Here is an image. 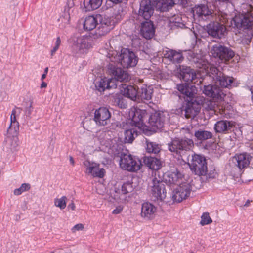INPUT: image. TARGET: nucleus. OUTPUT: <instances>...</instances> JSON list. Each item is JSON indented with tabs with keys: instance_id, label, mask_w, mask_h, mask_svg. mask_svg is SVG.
Instances as JSON below:
<instances>
[{
	"instance_id": "1",
	"label": "nucleus",
	"mask_w": 253,
	"mask_h": 253,
	"mask_svg": "<svg viewBox=\"0 0 253 253\" xmlns=\"http://www.w3.org/2000/svg\"><path fill=\"white\" fill-rule=\"evenodd\" d=\"M177 88L179 92L185 95L187 101L185 106H183L182 110L185 112L186 118L194 117L199 112L198 108H196L193 102L194 98L196 94V87L194 85L189 86L187 84L177 85Z\"/></svg>"
},
{
	"instance_id": "48",
	"label": "nucleus",
	"mask_w": 253,
	"mask_h": 253,
	"mask_svg": "<svg viewBox=\"0 0 253 253\" xmlns=\"http://www.w3.org/2000/svg\"><path fill=\"white\" fill-rule=\"evenodd\" d=\"M203 175L205 176L207 179H213L216 177V172L214 169L211 168L210 169H208L207 168L206 173Z\"/></svg>"
},
{
	"instance_id": "14",
	"label": "nucleus",
	"mask_w": 253,
	"mask_h": 253,
	"mask_svg": "<svg viewBox=\"0 0 253 253\" xmlns=\"http://www.w3.org/2000/svg\"><path fill=\"white\" fill-rule=\"evenodd\" d=\"M133 189V182L128 181L123 183L121 189H115L111 193L112 198L118 202H124L126 200V195L132 192Z\"/></svg>"
},
{
	"instance_id": "24",
	"label": "nucleus",
	"mask_w": 253,
	"mask_h": 253,
	"mask_svg": "<svg viewBox=\"0 0 253 253\" xmlns=\"http://www.w3.org/2000/svg\"><path fill=\"white\" fill-rule=\"evenodd\" d=\"M21 111V109L20 108H16L12 111L10 117L11 123L7 130V136H17L19 125L18 122L16 120V116L17 113H20Z\"/></svg>"
},
{
	"instance_id": "6",
	"label": "nucleus",
	"mask_w": 253,
	"mask_h": 253,
	"mask_svg": "<svg viewBox=\"0 0 253 253\" xmlns=\"http://www.w3.org/2000/svg\"><path fill=\"white\" fill-rule=\"evenodd\" d=\"M251 157L247 153L236 154L233 157L229 162L231 174L236 176L240 174L241 170L247 167L250 164Z\"/></svg>"
},
{
	"instance_id": "59",
	"label": "nucleus",
	"mask_w": 253,
	"mask_h": 253,
	"mask_svg": "<svg viewBox=\"0 0 253 253\" xmlns=\"http://www.w3.org/2000/svg\"><path fill=\"white\" fill-rule=\"evenodd\" d=\"M248 3L253 11V0H250V1L248 2Z\"/></svg>"
},
{
	"instance_id": "5",
	"label": "nucleus",
	"mask_w": 253,
	"mask_h": 253,
	"mask_svg": "<svg viewBox=\"0 0 253 253\" xmlns=\"http://www.w3.org/2000/svg\"><path fill=\"white\" fill-rule=\"evenodd\" d=\"M168 120L169 115L167 113L156 112L152 114L149 118L148 125L144 126L143 132L148 134L162 128Z\"/></svg>"
},
{
	"instance_id": "17",
	"label": "nucleus",
	"mask_w": 253,
	"mask_h": 253,
	"mask_svg": "<svg viewBox=\"0 0 253 253\" xmlns=\"http://www.w3.org/2000/svg\"><path fill=\"white\" fill-rule=\"evenodd\" d=\"M183 178V175L177 169L173 171H168L163 175L164 182L169 186L181 184Z\"/></svg>"
},
{
	"instance_id": "21",
	"label": "nucleus",
	"mask_w": 253,
	"mask_h": 253,
	"mask_svg": "<svg viewBox=\"0 0 253 253\" xmlns=\"http://www.w3.org/2000/svg\"><path fill=\"white\" fill-rule=\"evenodd\" d=\"M154 13L153 4L150 0H142L140 3L138 16L147 20L150 18Z\"/></svg>"
},
{
	"instance_id": "34",
	"label": "nucleus",
	"mask_w": 253,
	"mask_h": 253,
	"mask_svg": "<svg viewBox=\"0 0 253 253\" xmlns=\"http://www.w3.org/2000/svg\"><path fill=\"white\" fill-rule=\"evenodd\" d=\"M164 57L173 63H179L184 59L181 52L172 49L166 51L164 54Z\"/></svg>"
},
{
	"instance_id": "52",
	"label": "nucleus",
	"mask_w": 253,
	"mask_h": 253,
	"mask_svg": "<svg viewBox=\"0 0 253 253\" xmlns=\"http://www.w3.org/2000/svg\"><path fill=\"white\" fill-rule=\"evenodd\" d=\"M118 105L121 108H126L127 107V104L124 102L123 99H119L118 101Z\"/></svg>"
},
{
	"instance_id": "38",
	"label": "nucleus",
	"mask_w": 253,
	"mask_h": 253,
	"mask_svg": "<svg viewBox=\"0 0 253 253\" xmlns=\"http://www.w3.org/2000/svg\"><path fill=\"white\" fill-rule=\"evenodd\" d=\"M103 0H84V5L86 11H90L98 8Z\"/></svg>"
},
{
	"instance_id": "50",
	"label": "nucleus",
	"mask_w": 253,
	"mask_h": 253,
	"mask_svg": "<svg viewBox=\"0 0 253 253\" xmlns=\"http://www.w3.org/2000/svg\"><path fill=\"white\" fill-rule=\"evenodd\" d=\"M84 228V226L82 223H79L75 225L72 228V231L74 233L77 231H82Z\"/></svg>"
},
{
	"instance_id": "30",
	"label": "nucleus",
	"mask_w": 253,
	"mask_h": 253,
	"mask_svg": "<svg viewBox=\"0 0 253 253\" xmlns=\"http://www.w3.org/2000/svg\"><path fill=\"white\" fill-rule=\"evenodd\" d=\"M73 46L76 50L86 49L90 47L88 39L84 36L74 37L72 39Z\"/></svg>"
},
{
	"instance_id": "63",
	"label": "nucleus",
	"mask_w": 253,
	"mask_h": 253,
	"mask_svg": "<svg viewBox=\"0 0 253 253\" xmlns=\"http://www.w3.org/2000/svg\"><path fill=\"white\" fill-rule=\"evenodd\" d=\"M252 173L253 174V163L252 165Z\"/></svg>"
},
{
	"instance_id": "45",
	"label": "nucleus",
	"mask_w": 253,
	"mask_h": 253,
	"mask_svg": "<svg viewBox=\"0 0 253 253\" xmlns=\"http://www.w3.org/2000/svg\"><path fill=\"white\" fill-rule=\"evenodd\" d=\"M203 106L207 110L216 111L217 107V104L215 101L211 100H207L205 101L203 104Z\"/></svg>"
},
{
	"instance_id": "57",
	"label": "nucleus",
	"mask_w": 253,
	"mask_h": 253,
	"mask_svg": "<svg viewBox=\"0 0 253 253\" xmlns=\"http://www.w3.org/2000/svg\"><path fill=\"white\" fill-rule=\"evenodd\" d=\"M47 83H45V82H42L41 84V88H45L47 87Z\"/></svg>"
},
{
	"instance_id": "51",
	"label": "nucleus",
	"mask_w": 253,
	"mask_h": 253,
	"mask_svg": "<svg viewBox=\"0 0 253 253\" xmlns=\"http://www.w3.org/2000/svg\"><path fill=\"white\" fill-rule=\"evenodd\" d=\"M76 0H68L67 3V6L69 8V10L68 11H69L70 9L75 5V1Z\"/></svg>"
},
{
	"instance_id": "4",
	"label": "nucleus",
	"mask_w": 253,
	"mask_h": 253,
	"mask_svg": "<svg viewBox=\"0 0 253 253\" xmlns=\"http://www.w3.org/2000/svg\"><path fill=\"white\" fill-rule=\"evenodd\" d=\"M108 57L111 62L120 63L124 68L134 67L137 63L135 54L127 48L122 49L119 54L116 51L109 53Z\"/></svg>"
},
{
	"instance_id": "8",
	"label": "nucleus",
	"mask_w": 253,
	"mask_h": 253,
	"mask_svg": "<svg viewBox=\"0 0 253 253\" xmlns=\"http://www.w3.org/2000/svg\"><path fill=\"white\" fill-rule=\"evenodd\" d=\"M229 26L237 30L246 29L253 25V14L247 12L235 15L228 21Z\"/></svg>"
},
{
	"instance_id": "28",
	"label": "nucleus",
	"mask_w": 253,
	"mask_h": 253,
	"mask_svg": "<svg viewBox=\"0 0 253 253\" xmlns=\"http://www.w3.org/2000/svg\"><path fill=\"white\" fill-rule=\"evenodd\" d=\"M203 92L208 96L217 99L221 98L223 94L221 89L216 84L215 85H204Z\"/></svg>"
},
{
	"instance_id": "27",
	"label": "nucleus",
	"mask_w": 253,
	"mask_h": 253,
	"mask_svg": "<svg viewBox=\"0 0 253 253\" xmlns=\"http://www.w3.org/2000/svg\"><path fill=\"white\" fill-rule=\"evenodd\" d=\"M177 3L183 4V0H157L156 6L157 10L164 12L169 10Z\"/></svg>"
},
{
	"instance_id": "22",
	"label": "nucleus",
	"mask_w": 253,
	"mask_h": 253,
	"mask_svg": "<svg viewBox=\"0 0 253 253\" xmlns=\"http://www.w3.org/2000/svg\"><path fill=\"white\" fill-rule=\"evenodd\" d=\"M121 126L125 130L124 133V141L125 143H131L138 135L137 127L130 125L126 122H122Z\"/></svg>"
},
{
	"instance_id": "16",
	"label": "nucleus",
	"mask_w": 253,
	"mask_h": 253,
	"mask_svg": "<svg viewBox=\"0 0 253 253\" xmlns=\"http://www.w3.org/2000/svg\"><path fill=\"white\" fill-rule=\"evenodd\" d=\"M84 165L85 167V172L86 174L94 177H104L105 170L103 168H100L99 164L86 160L84 162Z\"/></svg>"
},
{
	"instance_id": "49",
	"label": "nucleus",
	"mask_w": 253,
	"mask_h": 253,
	"mask_svg": "<svg viewBox=\"0 0 253 253\" xmlns=\"http://www.w3.org/2000/svg\"><path fill=\"white\" fill-rule=\"evenodd\" d=\"M61 44V40L59 37H58L56 38V42H55V45L53 48V49L51 50V55L53 56L55 52L57 51V50L59 48L60 45Z\"/></svg>"
},
{
	"instance_id": "53",
	"label": "nucleus",
	"mask_w": 253,
	"mask_h": 253,
	"mask_svg": "<svg viewBox=\"0 0 253 253\" xmlns=\"http://www.w3.org/2000/svg\"><path fill=\"white\" fill-rule=\"evenodd\" d=\"M122 210H123V207H122L121 206H119L115 208V209H114L112 211V213L113 214H119L120 213H121V212L122 211Z\"/></svg>"
},
{
	"instance_id": "31",
	"label": "nucleus",
	"mask_w": 253,
	"mask_h": 253,
	"mask_svg": "<svg viewBox=\"0 0 253 253\" xmlns=\"http://www.w3.org/2000/svg\"><path fill=\"white\" fill-rule=\"evenodd\" d=\"M153 88L150 86L143 85L137 91V101H149L150 100L153 94Z\"/></svg>"
},
{
	"instance_id": "32",
	"label": "nucleus",
	"mask_w": 253,
	"mask_h": 253,
	"mask_svg": "<svg viewBox=\"0 0 253 253\" xmlns=\"http://www.w3.org/2000/svg\"><path fill=\"white\" fill-rule=\"evenodd\" d=\"M233 126V123L227 120H221L216 122L214 125V128L216 132L226 133L231 130Z\"/></svg>"
},
{
	"instance_id": "62",
	"label": "nucleus",
	"mask_w": 253,
	"mask_h": 253,
	"mask_svg": "<svg viewBox=\"0 0 253 253\" xmlns=\"http://www.w3.org/2000/svg\"><path fill=\"white\" fill-rule=\"evenodd\" d=\"M218 1H221V2H225V1H228V0H217Z\"/></svg>"
},
{
	"instance_id": "40",
	"label": "nucleus",
	"mask_w": 253,
	"mask_h": 253,
	"mask_svg": "<svg viewBox=\"0 0 253 253\" xmlns=\"http://www.w3.org/2000/svg\"><path fill=\"white\" fill-rule=\"evenodd\" d=\"M194 136L198 140L204 141L211 138L212 133L209 131L199 129L195 132Z\"/></svg>"
},
{
	"instance_id": "23",
	"label": "nucleus",
	"mask_w": 253,
	"mask_h": 253,
	"mask_svg": "<svg viewBox=\"0 0 253 253\" xmlns=\"http://www.w3.org/2000/svg\"><path fill=\"white\" fill-rule=\"evenodd\" d=\"M157 211V208L153 204L147 202L141 206L140 215L145 220H149L154 218Z\"/></svg>"
},
{
	"instance_id": "18",
	"label": "nucleus",
	"mask_w": 253,
	"mask_h": 253,
	"mask_svg": "<svg viewBox=\"0 0 253 253\" xmlns=\"http://www.w3.org/2000/svg\"><path fill=\"white\" fill-rule=\"evenodd\" d=\"M110 118L111 113L105 107H100L94 112V120L98 126L107 125L110 122Z\"/></svg>"
},
{
	"instance_id": "13",
	"label": "nucleus",
	"mask_w": 253,
	"mask_h": 253,
	"mask_svg": "<svg viewBox=\"0 0 253 253\" xmlns=\"http://www.w3.org/2000/svg\"><path fill=\"white\" fill-rule=\"evenodd\" d=\"M190 167L195 174L199 175L205 174L207 167L206 159L201 155L195 154L192 156Z\"/></svg>"
},
{
	"instance_id": "35",
	"label": "nucleus",
	"mask_w": 253,
	"mask_h": 253,
	"mask_svg": "<svg viewBox=\"0 0 253 253\" xmlns=\"http://www.w3.org/2000/svg\"><path fill=\"white\" fill-rule=\"evenodd\" d=\"M180 75L184 81L187 82H191L194 84H196V82L194 81L196 79V74L194 70L189 67L183 68L181 71Z\"/></svg>"
},
{
	"instance_id": "36",
	"label": "nucleus",
	"mask_w": 253,
	"mask_h": 253,
	"mask_svg": "<svg viewBox=\"0 0 253 253\" xmlns=\"http://www.w3.org/2000/svg\"><path fill=\"white\" fill-rule=\"evenodd\" d=\"M144 162L147 166L152 169L158 170L161 167V161L156 158L145 157Z\"/></svg>"
},
{
	"instance_id": "46",
	"label": "nucleus",
	"mask_w": 253,
	"mask_h": 253,
	"mask_svg": "<svg viewBox=\"0 0 253 253\" xmlns=\"http://www.w3.org/2000/svg\"><path fill=\"white\" fill-rule=\"evenodd\" d=\"M30 188V185L28 183H23L21 186L14 190V194L19 195L22 193L29 190Z\"/></svg>"
},
{
	"instance_id": "33",
	"label": "nucleus",
	"mask_w": 253,
	"mask_h": 253,
	"mask_svg": "<svg viewBox=\"0 0 253 253\" xmlns=\"http://www.w3.org/2000/svg\"><path fill=\"white\" fill-rule=\"evenodd\" d=\"M120 90L124 96L130 98L132 100L137 101L138 89L137 90L133 86L124 84L122 85Z\"/></svg>"
},
{
	"instance_id": "2",
	"label": "nucleus",
	"mask_w": 253,
	"mask_h": 253,
	"mask_svg": "<svg viewBox=\"0 0 253 253\" xmlns=\"http://www.w3.org/2000/svg\"><path fill=\"white\" fill-rule=\"evenodd\" d=\"M197 67L200 68H203L204 69L209 68V72L211 74L210 76H212L213 80L217 86L229 88L236 85V84L235 83V79L233 77L226 76L214 66L207 65L205 61H203L201 66L200 63Z\"/></svg>"
},
{
	"instance_id": "41",
	"label": "nucleus",
	"mask_w": 253,
	"mask_h": 253,
	"mask_svg": "<svg viewBox=\"0 0 253 253\" xmlns=\"http://www.w3.org/2000/svg\"><path fill=\"white\" fill-rule=\"evenodd\" d=\"M69 11H66L64 13L60 16L58 19L59 26L60 28H65L69 23L70 20V16Z\"/></svg>"
},
{
	"instance_id": "54",
	"label": "nucleus",
	"mask_w": 253,
	"mask_h": 253,
	"mask_svg": "<svg viewBox=\"0 0 253 253\" xmlns=\"http://www.w3.org/2000/svg\"><path fill=\"white\" fill-rule=\"evenodd\" d=\"M32 109L33 108H32V104L31 103H30L29 106L25 108V115L27 116H29L31 115L32 111Z\"/></svg>"
},
{
	"instance_id": "20",
	"label": "nucleus",
	"mask_w": 253,
	"mask_h": 253,
	"mask_svg": "<svg viewBox=\"0 0 253 253\" xmlns=\"http://www.w3.org/2000/svg\"><path fill=\"white\" fill-rule=\"evenodd\" d=\"M193 13L194 17L202 20L211 19L213 17L212 10H210L205 4H198L193 8Z\"/></svg>"
},
{
	"instance_id": "37",
	"label": "nucleus",
	"mask_w": 253,
	"mask_h": 253,
	"mask_svg": "<svg viewBox=\"0 0 253 253\" xmlns=\"http://www.w3.org/2000/svg\"><path fill=\"white\" fill-rule=\"evenodd\" d=\"M98 22V15L95 17L93 16H87L85 18L84 22V29L87 31L92 30L96 27Z\"/></svg>"
},
{
	"instance_id": "15",
	"label": "nucleus",
	"mask_w": 253,
	"mask_h": 253,
	"mask_svg": "<svg viewBox=\"0 0 253 253\" xmlns=\"http://www.w3.org/2000/svg\"><path fill=\"white\" fill-rule=\"evenodd\" d=\"M191 190V185L189 183H182L173 190L171 198L174 202H180L189 196Z\"/></svg>"
},
{
	"instance_id": "42",
	"label": "nucleus",
	"mask_w": 253,
	"mask_h": 253,
	"mask_svg": "<svg viewBox=\"0 0 253 253\" xmlns=\"http://www.w3.org/2000/svg\"><path fill=\"white\" fill-rule=\"evenodd\" d=\"M146 150L148 153L157 154L160 151L161 148L160 146L156 143L149 142L147 140Z\"/></svg>"
},
{
	"instance_id": "39",
	"label": "nucleus",
	"mask_w": 253,
	"mask_h": 253,
	"mask_svg": "<svg viewBox=\"0 0 253 253\" xmlns=\"http://www.w3.org/2000/svg\"><path fill=\"white\" fill-rule=\"evenodd\" d=\"M98 22L99 24L103 27L109 28V30H111L113 28L115 21L111 17H103L101 15H98Z\"/></svg>"
},
{
	"instance_id": "7",
	"label": "nucleus",
	"mask_w": 253,
	"mask_h": 253,
	"mask_svg": "<svg viewBox=\"0 0 253 253\" xmlns=\"http://www.w3.org/2000/svg\"><path fill=\"white\" fill-rule=\"evenodd\" d=\"M194 147V142L192 139L176 138L168 144L169 150L174 154L182 157L187 151Z\"/></svg>"
},
{
	"instance_id": "9",
	"label": "nucleus",
	"mask_w": 253,
	"mask_h": 253,
	"mask_svg": "<svg viewBox=\"0 0 253 253\" xmlns=\"http://www.w3.org/2000/svg\"><path fill=\"white\" fill-rule=\"evenodd\" d=\"M149 188L151 194L157 200L162 201L166 198V190L165 185L160 178L153 177L151 182L150 183Z\"/></svg>"
},
{
	"instance_id": "47",
	"label": "nucleus",
	"mask_w": 253,
	"mask_h": 253,
	"mask_svg": "<svg viewBox=\"0 0 253 253\" xmlns=\"http://www.w3.org/2000/svg\"><path fill=\"white\" fill-rule=\"evenodd\" d=\"M212 220L210 217L208 212H205L201 216V220L200 221V224L201 225L204 226L205 225L209 224L212 223Z\"/></svg>"
},
{
	"instance_id": "26",
	"label": "nucleus",
	"mask_w": 253,
	"mask_h": 253,
	"mask_svg": "<svg viewBox=\"0 0 253 253\" xmlns=\"http://www.w3.org/2000/svg\"><path fill=\"white\" fill-rule=\"evenodd\" d=\"M18 138L17 136H7L3 143V150L8 154L13 153L18 150Z\"/></svg>"
},
{
	"instance_id": "43",
	"label": "nucleus",
	"mask_w": 253,
	"mask_h": 253,
	"mask_svg": "<svg viewBox=\"0 0 253 253\" xmlns=\"http://www.w3.org/2000/svg\"><path fill=\"white\" fill-rule=\"evenodd\" d=\"M98 26L93 34L94 38L96 39L105 36L110 31L109 28L103 27V26H102L98 23Z\"/></svg>"
},
{
	"instance_id": "25",
	"label": "nucleus",
	"mask_w": 253,
	"mask_h": 253,
	"mask_svg": "<svg viewBox=\"0 0 253 253\" xmlns=\"http://www.w3.org/2000/svg\"><path fill=\"white\" fill-rule=\"evenodd\" d=\"M95 86L98 91L103 92L105 89L116 88L117 84L115 79L104 78L96 81Z\"/></svg>"
},
{
	"instance_id": "60",
	"label": "nucleus",
	"mask_w": 253,
	"mask_h": 253,
	"mask_svg": "<svg viewBox=\"0 0 253 253\" xmlns=\"http://www.w3.org/2000/svg\"><path fill=\"white\" fill-rule=\"evenodd\" d=\"M113 3H117L122 2L123 0H110Z\"/></svg>"
},
{
	"instance_id": "29",
	"label": "nucleus",
	"mask_w": 253,
	"mask_h": 253,
	"mask_svg": "<svg viewBox=\"0 0 253 253\" xmlns=\"http://www.w3.org/2000/svg\"><path fill=\"white\" fill-rule=\"evenodd\" d=\"M155 28L151 21L147 20L141 23L140 34L146 39H151L154 35Z\"/></svg>"
},
{
	"instance_id": "61",
	"label": "nucleus",
	"mask_w": 253,
	"mask_h": 253,
	"mask_svg": "<svg viewBox=\"0 0 253 253\" xmlns=\"http://www.w3.org/2000/svg\"><path fill=\"white\" fill-rule=\"evenodd\" d=\"M251 93L252 94V99L253 101V90L251 89Z\"/></svg>"
},
{
	"instance_id": "19",
	"label": "nucleus",
	"mask_w": 253,
	"mask_h": 253,
	"mask_svg": "<svg viewBox=\"0 0 253 253\" xmlns=\"http://www.w3.org/2000/svg\"><path fill=\"white\" fill-rule=\"evenodd\" d=\"M108 73L114 77L113 79L117 81L127 82L130 79V77L127 71L124 70L119 67H117L113 64H109L108 66Z\"/></svg>"
},
{
	"instance_id": "58",
	"label": "nucleus",
	"mask_w": 253,
	"mask_h": 253,
	"mask_svg": "<svg viewBox=\"0 0 253 253\" xmlns=\"http://www.w3.org/2000/svg\"><path fill=\"white\" fill-rule=\"evenodd\" d=\"M69 161H70V163L72 164V165L74 166L75 162H74L73 158L72 156L69 157Z\"/></svg>"
},
{
	"instance_id": "11",
	"label": "nucleus",
	"mask_w": 253,
	"mask_h": 253,
	"mask_svg": "<svg viewBox=\"0 0 253 253\" xmlns=\"http://www.w3.org/2000/svg\"><path fill=\"white\" fill-rule=\"evenodd\" d=\"M147 115L145 110L139 108H133L129 112V117L131 118L127 123L129 125L132 124L134 126L137 127L138 129L143 131L144 126H146L143 124V119Z\"/></svg>"
},
{
	"instance_id": "44",
	"label": "nucleus",
	"mask_w": 253,
	"mask_h": 253,
	"mask_svg": "<svg viewBox=\"0 0 253 253\" xmlns=\"http://www.w3.org/2000/svg\"><path fill=\"white\" fill-rule=\"evenodd\" d=\"M67 198L66 196H62L61 198H57L54 200V205L61 210L64 209L66 207Z\"/></svg>"
},
{
	"instance_id": "55",
	"label": "nucleus",
	"mask_w": 253,
	"mask_h": 253,
	"mask_svg": "<svg viewBox=\"0 0 253 253\" xmlns=\"http://www.w3.org/2000/svg\"><path fill=\"white\" fill-rule=\"evenodd\" d=\"M48 67L45 68L44 69V73L42 75V77H41L42 80H44L46 78V75L48 73Z\"/></svg>"
},
{
	"instance_id": "56",
	"label": "nucleus",
	"mask_w": 253,
	"mask_h": 253,
	"mask_svg": "<svg viewBox=\"0 0 253 253\" xmlns=\"http://www.w3.org/2000/svg\"><path fill=\"white\" fill-rule=\"evenodd\" d=\"M75 205L73 202L68 205V208H70L73 211L75 210Z\"/></svg>"
},
{
	"instance_id": "12",
	"label": "nucleus",
	"mask_w": 253,
	"mask_h": 253,
	"mask_svg": "<svg viewBox=\"0 0 253 253\" xmlns=\"http://www.w3.org/2000/svg\"><path fill=\"white\" fill-rule=\"evenodd\" d=\"M211 53L214 57L219 58L223 62L229 61L234 56L233 50L220 44L213 45L211 50Z\"/></svg>"
},
{
	"instance_id": "10",
	"label": "nucleus",
	"mask_w": 253,
	"mask_h": 253,
	"mask_svg": "<svg viewBox=\"0 0 253 253\" xmlns=\"http://www.w3.org/2000/svg\"><path fill=\"white\" fill-rule=\"evenodd\" d=\"M141 162L138 159L132 157L131 155L123 154L120 161V167L129 171H136L140 169Z\"/></svg>"
},
{
	"instance_id": "64",
	"label": "nucleus",
	"mask_w": 253,
	"mask_h": 253,
	"mask_svg": "<svg viewBox=\"0 0 253 253\" xmlns=\"http://www.w3.org/2000/svg\"><path fill=\"white\" fill-rule=\"evenodd\" d=\"M98 193L99 194H102V193L99 192H98Z\"/></svg>"
},
{
	"instance_id": "3",
	"label": "nucleus",
	"mask_w": 253,
	"mask_h": 253,
	"mask_svg": "<svg viewBox=\"0 0 253 253\" xmlns=\"http://www.w3.org/2000/svg\"><path fill=\"white\" fill-rule=\"evenodd\" d=\"M229 19L226 14H221L216 16V21L209 23L207 26L208 34L212 37L221 39L226 33L225 25L229 26Z\"/></svg>"
}]
</instances>
